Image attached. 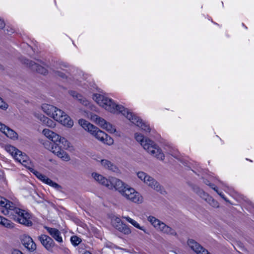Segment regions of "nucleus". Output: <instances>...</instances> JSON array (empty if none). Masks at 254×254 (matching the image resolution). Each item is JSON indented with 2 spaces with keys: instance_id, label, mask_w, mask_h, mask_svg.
<instances>
[{
  "instance_id": "1",
  "label": "nucleus",
  "mask_w": 254,
  "mask_h": 254,
  "mask_svg": "<svg viewBox=\"0 0 254 254\" xmlns=\"http://www.w3.org/2000/svg\"><path fill=\"white\" fill-rule=\"evenodd\" d=\"M93 99L106 110L113 113H121L132 123L140 127L143 130L146 132H150L151 129L148 125L142 122L139 117L129 112L127 109H125L122 105L116 104L112 99L99 94H94Z\"/></svg>"
},
{
  "instance_id": "2",
  "label": "nucleus",
  "mask_w": 254,
  "mask_h": 254,
  "mask_svg": "<svg viewBox=\"0 0 254 254\" xmlns=\"http://www.w3.org/2000/svg\"><path fill=\"white\" fill-rule=\"evenodd\" d=\"M43 133L49 140L55 142L51 151L60 158L63 161H68L70 160L69 155L64 151L69 147V143L64 137L49 129H44Z\"/></svg>"
},
{
  "instance_id": "3",
  "label": "nucleus",
  "mask_w": 254,
  "mask_h": 254,
  "mask_svg": "<svg viewBox=\"0 0 254 254\" xmlns=\"http://www.w3.org/2000/svg\"><path fill=\"white\" fill-rule=\"evenodd\" d=\"M0 205L5 208L1 212L4 215L16 214L14 219L19 223L26 226H31L32 225V221L30 220V214L24 210L20 209L15 206L11 202L3 197L0 196Z\"/></svg>"
},
{
  "instance_id": "4",
  "label": "nucleus",
  "mask_w": 254,
  "mask_h": 254,
  "mask_svg": "<svg viewBox=\"0 0 254 254\" xmlns=\"http://www.w3.org/2000/svg\"><path fill=\"white\" fill-rule=\"evenodd\" d=\"M113 183L114 189L127 199L137 203H141L143 201L142 196L138 192L121 180L114 178Z\"/></svg>"
},
{
  "instance_id": "5",
  "label": "nucleus",
  "mask_w": 254,
  "mask_h": 254,
  "mask_svg": "<svg viewBox=\"0 0 254 254\" xmlns=\"http://www.w3.org/2000/svg\"><path fill=\"white\" fill-rule=\"evenodd\" d=\"M134 136L136 140L140 144L147 153L159 160L164 159L165 155L161 149L153 141L145 137L140 133H136Z\"/></svg>"
},
{
  "instance_id": "6",
  "label": "nucleus",
  "mask_w": 254,
  "mask_h": 254,
  "mask_svg": "<svg viewBox=\"0 0 254 254\" xmlns=\"http://www.w3.org/2000/svg\"><path fill=\"white\" fill-rule=\"evenodd\" d=\"M78 123L85 130L102 143L109 145H112L114 143V140L111 137L87 121L80 119L78 121Z\"/></svg>"
},
{
  "instance_id": "7",
  "label": "nucleus",
  "mask_w": 254,
  "mask_h": 254,
  "mask_svg": "<svg viewBox=\"0 0 254 254\" xmlns=\"http://www.w3.org/2000/svg\"><path fill=\"white\" fill-rule=\"evenodd\" d=\"M147 220L156 230L162 232L164 234L178 237L177 233L174 229L166 225L159 219L156 218L154 216H149L147 218Z\"/></svg>"
},
{
  "instance_id": "8",
  "label": "nucleus",
  "mask_w": 254,
  "mask_h": 254,
  "mask_svg": "<svg viewBox=\"0 0 254 254\" xmlns=\"http://www.w3.org/2000/svg\"><path fill=\"white\" fill-rule=\"evenodd\" d=\"M138 178L146 184L148 187L156 191L164 194L165 191L164 188L153 178L143 172H139L137 174Z\"/></svg>"
},
{
  "instance_id": "9",
  "label": "nucleus",
  "mask_w": 254,
  "mask_h": 254,
  "mask_svg": "<svg viewBox=\"0 0 254 254\" xmlns=\"http://www.w3.org/2000/svg\"><path fill=\"white\" fill-rule=\"evenodd\" d=\"M55 120L68 127H71L73 122L70 118L61 110L56 108L52 117Z\"/></svg>"
},
{
  "instance_id": "10",
  "label": "nucleus",
  "mask_w": 254,
  "mask_h": 254,
  "mask_svg": "<svg viewBox=\"0 0 254 254\" xmlns=\"http://www.w3.org/2000/svg\"><path fill=\"white\" fill-rule=\"evenodd\" d=\"M91 119L100 126L103 129L106 130L110 133H113L116 132V129L111 124L107 122L104 119L96 115L92 116Z\"/></svg>"
},
{
  "instance_id": "11",
  "label": "nucleus",
  "mask_w": 254,
  "mask_h": 254,
  "mask_svg": "<svg viewBox=\"0 0 254 254\" xmlns=\"http://www.w3.org/2000/svg\"><path fill=\"white\" fill-rule=\"evenodd\" d=\"M92 177L93 179L99 184L106 187L109 189H114L113 181L114 178H112L111 180H108L102 175L97 173H93Z\"/></svg>"
},
{
  "instance_id": "12",
  "label": "nucleus",
  "mask_w": 254,
  "mask_h": 254,
  "mask_svg": "<svg viewBox=\"0 0 254 254\" xmlns=\"http://www.w3.org/2000/svg\"><path fill=\"white\" fill-rule=\"evenodd\" d=\"M22 62L30 67L32 70L36 71L40 74L45 75L48 72L46 68L28 59H23L22 60Z\"/></svg>"
},
{
  "instance_id": "13",
  "label": "nucleus",
  "mask_w": 254,
  "mask_h": 254,
  "mask_svg": "<svg viewBox=\"0 0 254 254\" xmlns=\"http://www.w3.org/2000/svg\"><path fill=\"white\" fill-rule=\"evenodd\" d=\"M21 242L24 247L30 252H34L36 249V244L34 242L33 239L29 236H22Z\"/></svg>"
},
{
  "instance_id": "14",
  "label": "nucleus",
  "mask_w": 254,
  "mask_h": 254,
  "mask_svg": "<svg viewBox=\"0 0 254 254\" xmlns=\"http://www.w3.org/2000/svg\"><path fill=\"white\" fill-rule=\"evenodd\" d=\"M42 245L48 250L52 249L54 246L53 240L46 235H41L38 237Z\"/></svg>"
},
{
  "instance_id": "15",
  "label": "nucleus",
  "mask_w": 254,
  "mask_h": 254,
  "mask_svg": "<svg viewBox=\"0 0 254 254\" xmlns=\"http://www.w3.org/2000/svg\"><path fill=\"white\" fill-rule=\"evenodd\" d=\"M14 159L26 167H27L29 169L31 168L28 165L30 163L28 157L21 151H17V153L16 152V155H15Z\"/></svg>"
},
{
  "instance_id": "16",
  "label": "nucleus",
  "mask_w": 254,
  "mask_h": 254,
  "mask_svg": "<svg viewBox=\"0 0 254 254\" xmlns=\"http://www.w3.org/2000/svg\"><path fill=\"white\" fill-rule=\"evenodd\" d=\"M44 228L48 231L49 234L57 241L59 243L63 242L60 231L56 228L44 226Z\"/></svg>"
},
{
  "instance_id": "17",
  "label": "nucleus",
  "mask_w": 254,
  "mask_h": 254,
  "mask_svg": "<svg viewBox=\"0 0 254 254\" xmlns=\"http://www.w3.org/2000/svg\"><path fill=\"white\" fill-rule=\"evenodd\" d=\"M68 93L74 99L77 100L80 103L82 104L85 106H87L89 105V102L81 94L73 90H70Z\"/></svg>"
},
{
  "instance_id": "18",
  "label": "nucleus",
  "mask_w": 254,
  "mask_h": 254,
  "mask_svg": "<svg viewBox=\"0 0 254 254\" xmlns=\"http://www.w3.org/2000/svg\"><path fill=\"white\" fill-rule=\"evenodd\" d=\"M101 166L105 169L117 172L118 171V168L110 161L107 159H102L100 161Z\"/></svg>"
},
{
  "instance_id": "19",
  "label": "nucleus",
  "mask_w": 254,
  "mask_h": 254,
  "mask_svg": "<svg viewBox=\"0 0 254 254\" xmlns=\"http://www.w3.org/2000/svg\"><path fill=\"white\" fill-rule=\"evenodd\" d=\"M34 116L37 118L39 119L42 122L49 127H54L55 126V123L49 118L44 116L43 115L38 113H35Z\"/></svg>"
},
{
  "instance_id": "20",
  "label": "nucleus",
  "mask_w": 254,
  "mask_h": 254,
  "mask_svg": "<svg viewBox=\"0 0 254 254\" xmlns=\"http://www.w3.org/2000/svg\"><path fill=\"white\" fill-rule=\"evenodd\" d=\"M42 110L49 116L52 117L55 113L56 107L48 104H44L41 106Z\"/></svg>"
},
{
  "instance_id": "21",
  "label": "nucleus",
  "mask_w": 254,
  "mask_h": 254,
  "mask_svg": "<svg viewBox=\"0 0 254 254\" xmlns=\"http://www.w3.org/2000/svg\"><path fill=\"white\" fill-rule=\"evenodd\" d=\"M113 226L116 229L125 234L128 235L131 233L130 229L123 222H119L118 224L114 223Z\"/></svg>"
},
{
  "instance_id": "22",
  "label": "nucleus",
  "mask_w": 254,
  "mask_h": 254,
  "mask_svg": "<svg viewBox=\"0 0 254 254\" xmlns=\"http://www.w3.org/2000/svg\"><path fill=\"white\" fill-rule=\"evenodd\" d=\"M67 66L65 64H62L60 65L59 67H55L52 68L54 75L58 77H60L62 79L66 78V76L64 73L61 71L59 69H62V67H66Z\"/></svg>"
},
{
  "instance_id": "23",
  "label": "nucleus",
  "mask_w": 254,
  "mask_h": 254,
  "mask_svg": "<svg viewBox=\"0 0 254 254\" xmlns=\"http://www.w3.org/2000/svg\"><path fill=\"white\" fill-rule=\"evenodd\" d=\"M3 133L11 139H16L18 138L17 133L8 127H7L4 131H3Z\"/></svg>"
},
{
  "instance_id": "24",
  "label": "nucleus",
  "mask_w": 254,
  "mask_h": 254,
  "mask_svg": "<svg viewBox=\"0 0 254 254\" xmlns=\"http://www.w3.org/2000/svg\"><path fill=\"white\" fill-rule=\"evenodd\" d=\"M0 224L7 228H12L14 227V224L13 223L1 216H0Z\"/></svg>"
},
{
  "instance_id": "25",
  "label": "nucleus",
  "mask_w": 254,
  "mask_h": 254,
  "mask_svg": "<svg viewBox=\"0 0 254 254\" xmlns=\"http://www.w3.org/2000/svg\"><path fill=\"white\" fill-rule=\"evenodd\" d=\"M123 217L126 219L129 223L131 224L133 226H134L136 228L141 230L143 231L145 233H147L146 230L144 229L143 227H140L139 224L133 219L130 218L128 216H123Z\"/></svg>"
},
{
  "instance_id": "26",
  "label": "nucleus",
  "mask_w": 254,
  "mask_h": 254,
  "mask_svg": "<svg viewBox=\"0 0 254 254\" xmlns=\"http://www.w3.org/2000/svg\"><path fill=\"white\" fill-rule=\"evenodd\" d=\"M207 202H208L211 206L214 208H218L219 206V203L215 200L213 198H212L209 194L204 199Z\"/></svg>"
},
{
  "instance_id": "27",
  "label": "nucleus",
  "mask_w": 254,
  "mask_h": 254,
  "mask_svg": "<svg viewBox=\"0 0 254 254\" xmlns=\"http://www.w3.org/2000/svg\"><path fill=\"white\" fill-rule=\"evenodd\" d=\"M192 189L194 192L197 194L200 197H201L203 199H204L205 198L208 194L197 186L193 187Z\"/></svg>"
},
{
  "instance_id": "28",
  "label": "nucleus",
  "mask_w": 254,
  "mask_h": 254,
  "mask_svg": "<svg viewBox=\"0 0 254 254\" xmlns=\"http://www.w3.org/2000/svg\"><path fill=\"white\" fill-rule=\"evenodd\" d=\"M29 170L31 172H32L39 180L42 181L43 182L45 183L46 182L47 179H48V177H47L46 176L42 174L40 172L35 170L34 169L31 168H29Z\"/></svg>"
},
{
  "instance_id": "29",
  "label": "nucleus",
  "mask_w": 254,
  "mask_h": 254,
  "mask_svg": "<svg viewBox=\"0 0 254 254\" xmlns=\"http://www.w3.org/2000/svg\"><path fill=\"white\" fill-rule=\"evenodd\" d=\"M5 150L11 154L14 158L17 151H19L18 149H16L15 147L10 145H6L5 146Z\"/></svg>"
},
{
  "instance_id": "30",
  "label": "nucleus",
  "mask_w": 254,
  "mask_h": 254,
  "mask_svg": "<svg viewBox=\"0 0 254 254\" xmlns=\"http://www.w3.org/2000/svg\"><path fill=\"white\" fill-rule=\"evenodd\" d=\"M55 142L50 140H45L43 142V144L47 149L51 151L53 148Z\"/></svg>"
},
{
  "instance_id": "31",
  "label": "nucleus",
  "mask_w": 254,
  "mask_h": 254,
  "mask_svg": "<svg viewBox=\"0 0 254 254\" xmlns=\"http://www.w3.org/2000/svg\"><path fill=\"white\" fill-rule=\"evenodd\" d=\"M71 243L74 245L77 246L81 242V239L76 236H73L70 238Z\"/></svg>"
},
{
  "instance_id": "32",
  "label": "nucleus",
  "mask_w": 254,
  "mask_h": 254,
  "mask_svg": "<svg viewBox=\"0 0 254 254\" xmlns=\"http://www.w3.org/2000/svg\"><path fill=\"white\" fill-rule=\"evenodd\" d=\"M8 107V105L0 97V109L5 111Z\"/></svg>"
},
{
  "instance_id": "33",
  "label": "nucleus",
  "mask_w": 254,
  "mask_h": 254,
  "mask_svg": "<svg viewBox=\"0 0 254 254\" xmlns=\"http://www.w3.org/2000/svg\"><path fill=\"white\" fill-rule=\"evenodd\" d=\"M55 182H54L52 180H51L49 178H48V179H47L46 180V182H45V184L51 186V187H53V185H54V184L55 183Z\"/></svg>"
},
{
  "instance_id": "34",
  "label": "nucleus",
  "mask_w": 254,
  "mask_h": 254,
  "mask_svg": "<svg viewBox=\"0 0 254 254\" xmlns=\"http://www.w3.org/2000/svg\"><path fill=\"white\" fill-rule=\"evenodd\" d=\"M7 127L5 126L4 124H2L0 122V130L3 132V131L6 129Z\"/></svg>"
},
{
  "instance_id": "35",
  "label": "nucleus",
  "mask_w": 254,
  "mask_h": 254,
  "mask_svg": "<svg viewBox=\"0 0 254 254\" xmlns=\"http://www.w3.org/2000/svg\"><path fill=\"white\" fill-rule=\"evenodd\" d=\"M53 187V188H54L56 189H57V190H60L62 188L61 186H60L59 184H57V183H55L54 184V185H53V187Z\"/></svg>"
},
{
  "instance_id": "36",
  "label": "nucleus",
  "mask_w": 254,
  "mask_h": 254,
  "mask_svg": "<svg viewBox=\"0 0 254 254\" xmlns=\"http://www.w3.org/2000/svg\"><path fill=\"white\" fill-rule=\"evenodd\" d=\"M11 254H23L21 251L18 250H13L11 252Z\"/></svg>"
},
{
  "instance_id": "37",
  "label": "nucleus",
  "mask_w": 254,
  "mask_h": 254,
  "mask_svg": "<svg viewBox=\"0 0 254 254\" xmlns=\"http://www.w3.org/2000/svg\"><path fill=\"white\" fill-rule=\"evenodd\" d=\"M5 26V23L2 19H0V29H2Z\"/></svg>"
},
{
  "instance_id": "38",
  "label": "nucleus",
  "mask_w": 254,
  "mask_h": 254,
  "mask_svg": "<svg viewBox=\"0 0 254 254\" xmlns=\"http://www.w3.org/2000/svg\"><path fill=\"white\" fill-rule=\"evenodd\" d=\"M119 222H122L121 220V219L119 218H116L114 221L113 222V224L114 223H116V224H118L119 223Z\"/></svg>"
},
{
  "instance_id": "39",
  "label": "nucleus",
  "mask_w": 254,
  "mask_h": 254,
  "mask_svg": "<svg viewBox=\"0 0 254 254\" xmlns=\"http://www.w3.org/2000/svg\"><path fill=\"white\" fill-rule=\"evenodd\" d=\"M218 194L223 198L224 199L225 201H228L227 198L225 197L223 193H222V192H218Z\"/></svg>"
},
{
  "instance_id": "40",
  "label": "nucleus",
  "mask_w": 254,
  "mask_h": 254,
  "mask_svg": "<svg viewBox=\"0 0 254 254\" xmlns=\"http://www.w3.org/2000/svg\"><path fill=\"white\" fill-rule=\"evenodd\" d=\"M212 189L214 190L217 193L218 192H219L217 188L215 186L214 187H212Z\"/></svg>"
},
{
  "instance_id": "41",
  "label": "nucleus",
  "mask_w": 254,
  "mask_h": 254,
  "mask_svg": "<svg viewBox=\"0 0 254 254\" xmlns=\"http://www.w3.org/2000/svg\"><path fill=\"white\" fill-rule=\"evenodd\" d=\"M206 184L208 186H209L210 188H212V187H214V185L211 184V183H206Z\"/></svg>"
},
{
  "instance_id": "42",
  "label": "nucleus",
  "mask_w": 254,
  "mask_h": 254,
  "mask_svg": "<svg viewBox=\"0 0 254 254\" xmlns=\"http://www.w3.org/2000/svg\"><path fill=\"white\" fill-rule=\"evenodd\" d=\"M83 254H92L89 252H85Z\"/></svg>"
},
{
  "instance_id": "43",
  "label": "nucleus",
  "mask_w": 254,
  "mask_h": 254,
  "mask_svg": "<svg viewBox=\"0 0 254 254\" xmlns=\"http://www.w3.org/2000/svg\"><path fill=\"white\" fill-rule=\"evenodd\" d=\"M28 47H29V48H30L31 49H32V48L30 46H29V45H28Z\"/></svg>"
}]
</instances>
